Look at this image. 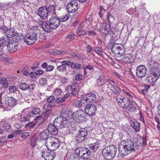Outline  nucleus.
I'll return each mask as SVG.
<instances>
[{"label": "nucleus", "instance_id": "f257e3e1", "mask_svg": "<svg viewBox=\"0 0 160 160\" xmlns=\"http://www.w3.org/2000/svg\"><path fill=\"white\" fill-rule=\"evenodd\" d=\"M71 124L68 123L65 118L58 117L54 120L53 124H49L48 127V132L51 135H56L58 133V129L63 128L66 133L70 132Z\"/></svg>", "mask_w": 160, "mask_h": 160}, {"label": "nucleus", "instance_id": "f03ea898", "mask_svg": "<svg viewBox=\"0 0 160 160\" xmlns=\"http://www.w3.org/2000/svg\"><path fill=\"white\" fill-rule=\"evenodd\" d=\"M146 141L145 138L138 137L135 138L134 141L130 139H128L122 140L121 143L125 144L126 148L131 152L141 149L146 145Z\"/></svg>", "mask_w": 160, "mask_h": 160}, {"label": "nucleus", "instance_id": "7ed1b4c3", "mask_svg": "<svg viewBox=\"0 0 160 160\" xmlns=\"http://www.w3.org/2000/svg\"><path fill=\"white\" fill-rule=\"evenodd\" d=\"M112 51L113 54L116 57L123 56V60L128 64L132 62L134 60V57L130 53L125 54L124 46L122 43H115L113 45Z\"/></svg>", "mask_w": 160, "mask_h": 160}, {"label": "nucleus", "instance_id": "20e7f679", "mask_svg": "<svg viewBox=\"0 0 160 160\" xmlns=\"http://www.w3.org/2000/svg\"><path fill=\"white\" fill-rule=\"evenodd\" d=\"M88 148L79 147L75 150V153L83 159H86L92 155Z\"/></svg>", "mask_w": 160, "mask_h": 160}, {"label": "nucleus", "instance_id": "39448f33", "mask_svg": "<svg viewBox=\"0 0 160 160\" xmlns=\"http://www.w3.org/2000/svg\"><path fill=\"white\" fill-rule=\"evenodd\" d=\"M47 142V143L45 144L46 147L48 149L53 152L57 149L60 145V142L59 139L54 137L48 138Z\"/></svg>", "mask_w": 160, "mask_h": 160}, {"label": "nucleus", "instance_id": "423d86ee", "mask_svg": "<svg viewBox=\"0 0 160 160\" xmlns=\"http://www.w3.org/2000/svg\"><path fill=\"white\" fill-rule=\"evenodd\" d=\"M160 76V70L158 68L151 69L147 75V80L150 83L156 82Z\"/></svg>", "mask_w": 160, "mask_h": 160}, {"label": "nucleus", "instance_id": "0eeeda50", "mask_svg": "<svg viewBox=\"0 0 160 160\" xmlns=\"http://www.w3.org/2000/svg\"><path fill=\"white\" fill-rule=\"evenodd\" d=\"M42 157L45 160H52L56 156V153L48 149L47 148H41Z\"/></svg>", "mask_w": 160, "mask_h": 160}, {"label": "nucleus", "instance_id": "6e6552de", "mask_svg": "<svg viewBox=\"0 0 160 160\" xmlns=\"http://www.w3.org/2000/svg\"><path fill=\"white\" fill-rule=\"evenodd\" d=\"M85 115V114L82 110L79 109L72 113V116L73 119L77 122L82 123L86 120Z\"/></svg>", "mask_w": 160, "mask_h": 160}, {"label": "nucleus", "instance_id": "1a4fd4ad", "mask_svg": "<svg viewBox=\"0 0 160 160\" xmlns=\"http://www.w3.org/2000/svg\"><path fill=\"white\" fill-rule=\"evenodd\" d=\"M19 38H14L12 40L9 41L7 45V49L10 53H13L17 51L18 48V44L17 43Z\"/></svg>", "mask_w": 160, "mask_h": 160}, {"label": "nucleus", "instance_id": "9d476101", "mask_svg": "<svg viewBox=\"0 0 160 160\" xmlns=\"http://www.w3.org/2000/svg\"><path fill=\"white\" fill-rule=\"evenodd\" d=\"M34 32L31 34L29 35L26 36L24 39V42L29 45L33 44L37 39V34L38 30L36 28H35Z\"/></svg>", "mask_w": 160, "mask_h": 160}, {"label": "nucleus", "instance_id": "9b49d317", "mask_svg": "<svg viewBox=\"0 0 160 160\" xmlns=\"http://www.w3.org/2000/svg\"><path fill=\"white\" fill-rule=\"evenodd\" d=\"M22 114L19 117L20 121L24 124H25L28 122L30 121L32 118L31 112L28 111V108H26L23 109L21 112Z\"/></svg>", "mask_w": 160, "mask_h": 160}, {"label": "nucleus", "instance_id": "f8f14e48", "mask_svg": "<svg viewBox=\"0 0 160 160\" xmlns=\"http://www.w3.org/2000/svg\"><path fill=\"white\" fill-rule=\"evenodd\" d=\"M87 130L85 128H81L79 130L78 133L75 137L76 142L79 143L82 142L87 137Z\"/></svg>", "mask_w": 160, "mask_h": 160}, {"label": "nucleus", "instance_id": "ddd939ff", "mask_svg": "<svg viewBox=\"0 0 160 160\" xmlns=\"http://www.w3.org/2000/svg\"><path fill=\"white\" fill-rule=\"evenodd\" d=\"M147 68L143 65H140L136 68V75L137 77L139 78H144L146 74Z\"/></svg>", "mask_w": 160, "mask_h": 160}, {"label": "nucleus", "instance_id": "4468645a", "mask_svg": "<svg viewBox=\"0 0 160 160\" xmlns=\"http://www.w3.org/2000/svg\"><path fill=\"white\" fill-rule=\"evenodd\" d=\"M78 3L77 0H71L67 5V10L70 13H74L78 8Z\"/></svg>", "mask_w": 160, "mask_h": 160}, {"label": "nucleus", "instance_id": "2eb2a0df", "mask_svg": "<svg viewBox=\"0 0 160 160\" xmlns=\"http://www.w3.org/2000/svg\"><path fill=\"white\" fill-rule=\"evenodd\" d=\"M38 15L42 19H46L50 16L48 13L47 8V6H43L39 8L38 9Z\"/></svg>", "mask_w": 160, "mask_h": 160}, {"label": "nucleus", "instance_id": "dca6fc26", "mask_svg": "<svg viewBox=\"0 0 160 160\" xmlns=\"http://www.w3.org/2000/svg\"><path fill=\"white\" fill-rule=\"evenodd\" d=\"M96 107L93 104H87L84 108V110L86 113L89 116L94 115L96 112Z\"/></svg>", "mask_w": 160, "mask_h": 160}, {"label": "nucleus", "instance_id": "f3484780", "mask_svg": "<svg viewBox=\"0 0 160 160\" xmlns=\"http://www.w3.org/2000/svg\"><path fill=\"white\" fill-rule=\"evenodd\" d=\"M48 21L53 29L57 28L60 25L59 18L55 15H52Z\"/></svg>", "mask_w": 160, "mask_h": 160}, {"label": "nucleus", "instance_id": "a211bd4d", "mask_svg": "<svg viewBox=\"0 0 160 160\" xmlns=\"http://www.w3.org/2000/svg\"><path fill=\"white\" fill-rule=\"evenodd\" d=\"M85 97L88 104H91V103L95 102L96 101V94L95 92H92L89 93L85 96Z\"/></svg>", "mask_w": 160, "mask_h": 160}, {"label": "nucleus", "instance_id": "6ab92c4d", "mask_svg": "<svg viewBox=\"0 0 160 160\" xmlns=\"http://www.w3.org/2000/svg\"><path fill=\"white\" fill-rule=\"evenodd\" d=\"M106 85H108V88H110L111 90L114 94H118L119 93V89L116 86L113 81H110V82H107Z\"/></svg>", "mask_w": 160, "mask_h": 160}, {"label": "nucleus", "instance_id": "aec40b11", "mask_svg": "<svg viewBox=\"0 0 160 160\" xmlns=\"http://www.w3.org/2000/svg\"><path fill=\"white\" fill-rule=\"evenodd\" d=\"M108 151V147H106L102 150V155L106 160H111L114 157L112 156V153H110Z\"/></svg>", "mask_w": 160, "mask_h": 160}, {"label": "nucleus", "instance_id": "412c9836", "mask_svg": "<svg viewBox=\"0 0 160 160\" xmlns=\"http://www.w3.org/2000/svg\"><path fill=\"white\" fill-rule=\"evenodd\" d=\"M125 144H120L119 145L118 149L119 152L122 155H127L130 152L126 148Z\"/></svg>", "mask_w": 160, "mask_h": 160}, {"label": "nucleus", "instance_id": "4be33fe9", "mask_svg": "<svg viewBox=\"0 0 160 160\" xmlns=\"http://www.w3.org/2000/svg\"><path fill=\"white\" fill-rule=\"evenodd\" d=\"M129 105L127 104H124V108H127L131 112H134L136 110V106L134 102L131 101H128Z\"/></svg>", "mask_w": 160, "mask_h": 160}, {"label": "nucleus", "instance_id": "5701e85b", "mask_svg": "<svg viewBox=\"0 0 160 160\" xmlns=\"http://www.w3.org/2000/svg\"><path fill=\"white\" fill-rule=\"evenodd\" d=\"M47 8L50 16L51 15L52 16L56 15V5L55 4L53 5L49 4L47 7Z\"/></svg>", "mask_w": 160, "mask_h": 160}, {"label": "nucleus", "instance_id": "b1692460", "mask_svg": "<svg viewBox=\"0 0 160 160\" xmlns=\"http://www.w3.org/2000/svg\"><path fill=\"white\" fill-rule=\"evenodd\" d=\"M69 87L71 90V93L72 95L76 96L78 95L79 88L76 83L72 84Z\"/></svg>", "mask_w": 160, "mask_h": 160}, {"label": "nucleus", "instance_id": "393cba45", "mask_svg": "<svg viewBox=\"0 0 160 160\" xmlns=\"http://www.w3.org/2000/svg\"><path fill=\"white\" fill-rule=\"evenodd\" d=\"M54 106V104H50L49 103H46L45 104L43 107L45 112L44 113L45 115H48L50 114L52 112V110L51 109V108Z\"/></svg>", "mask_w": 160, "mask_h": 160}, {"label": "nucleus", "instance_id": "a878e982", "mask_svg": "<svg viewBox=\"0 0 160 160\" xmlns=\"http://www.w3.org/2000/svg\"><path fill=\"white\" fill-rule=\"evenodd\" d=\"M42 28L46 32H49L51 31L52 29H53L51 25L48 22H43V23L42 24Z\"/></svg>", "mask_w": 160, "mask_h": 160}, {"label": "nucleus", "instance_id": "bb28decb", "mask_svg": "<svg viewBox=\"0 0 160 160\" xmlns=\"http://www.w3.org/2000/svg\"><path fill=\"white\" fill-rule=\"evenodd\" d=\"M99 144L98 142H96L94 143L89 144L88 146V148L90 151H91V153L92 155L94 152H95L97 150L99 147Z\"/></svg>", "mask_w": 160, "mask_h": 160}, {"label": "nucleus", "instance_id": "cd10ccee", "mask_svg": "<svg viewBox=\"0 0 160 160\" xmlns=\"http://www.w3.org/2000/svg\"><path fill=\"white\" fill-rule=\"evenodd\" d=\"M48 133L46 131H44L42 132L39 134V137L42 140H45L46 143H47V141L48 138H51L52 137H48Z\"/></svg>", "mask_w": 160, "mask_h": 160}, {"label": "nucleus", "instance_id": "c85d7f7f", "mask_svg": "<svg viewBox=\"0 0 160 160\" xmlns=\"http://www.w3.org/2000/svg\"><path fill=\"white\" fill-rule=\"evenodd\" d=\"M16 100L12 97H10L8 98L6 101L5 104L11 107H12L15 105L16 104Z\"/></svg>", "mask_w": 160, "mask_h": 160}, {"label": "nucleus", "instance_id": "c756f323", "mask_svg": "<svg viewBox=\"0 0 160 160\" xmlns=\"http://www.w3.org/2000/svg\"><path fill=\"white\" fill-rule=\"evenodd\" d=\"M130 125L136 132L139 131L140 129V124L139 122L134 121L131 123Z\"/></svg>", "mask_w": 160, "mask_h": 160}, {"label": "nucleus", "instance_id": "7c9ffc66", "mask_svg": "<svg viewBox=\"0 0 160 160\" xmlns=\"http://www.w3.org/2000/svg\"><path fill=\"white\" fill-rule=\"evenodd\" d=\"M69 112L67 107L64 105L61 109L60 111V116L59 117H61L63 118H65L66 120L68 121L67 119V117H68V113Z\"/></svg>", "mask_w": 160, "mask_h": 160}, {"label": "nucleus", "instance_id": "2f4dec72", "mask_svg": "<svg viewBox=\"0 0 160 160\" xmlns=\"http://www.w3.org/2000/svg\"><path fill=\"white\" fill-rule=\"evenodd\" d=\"M148 64L149 65V68H150V70L151 69H153L156 68H158V64L152 58L149 59L148 61Z\"/></svg>", "mask_w": 160, "mask_h": 160}, {"label": "nucleus", "instance_id": "473e14b6", "mask_svg": "<svg viewBox=\"0 0 160 160\" xmlns=\"http://www.w3.org/2000/svg\"><path fill=\"white\" fill-rule=\"evenodd\" d=\"M108 147V151L110 153H112L111 154L114 157L115 156L117 151V148L116 146L113 145H111L107 146Z\"/></svg>", "mask_w": 160, "mask_h": 160}, {"label": "nucleus", "instance_id": "72a5a7b5", "mask_svg": "<svg viewBox=\"0 0 160 160\" xmlns=\"http://www.w3.org/2000/svg\"><path fill=\"white\" fill-rule=\"evenodd\" d=\"M0 83L4 88H7L8 86V82L5 78L0 77Z\"/></svg>", "mask_w": 160, "mask_h": 160}, {"label": "nucleus", "instance_id": "f704fd0d", "mask_svg": "<svg viewBox=\"0 0 160 160\" xmlns=\"http://www.w3.org/2000/svg\"><path fill=\"white\" fill-rule=\"evenodd\" d=\"M4 63L8 65L11 63H12L13 60L10 57L7 56H4L2 59Z\"/></svg>", "mask_w": 160, "mask_h": 160}, {"label": "nucleus", "instance_id": "c9c22d12", "mask_svg": "<svg viewBox=\"0 0 160 160\" xmlns=\"http://www.w3.org/2000/svg\"><path fill=\"white\" fill-rule=\"evenodd\" d=\"M14 30V29L13 28H11L9 30H8L6 32L7 35L6 36H7V37L9 38L13 37L15 35V33Z\"/></svg>", "mask_w": 160, "mask_h": 160}, {"label": "nucleus", "instance_id": "e433bc0d", "mask_svg": "<svg viewBox=\"0 0 160 160\" xmlns=\"http://www.w3.org/2000/svg\"><path fill=\"white\" fill-rule=\"evenodd\" d=\"M9 39L7 37L6 35L3 36L0 39V42L1 45H6V43L9 42Z\"/></svg>", "mask_w": 160, "mask_h": 160}, {"label": "nucleus", "instance_id": "4c0bfd02", "mask_svg": "<svg viewBox=\"0 0 160 160\" xmlns=\"http://www.w3.org/2000/svg\"><path fill=\"white\" fill-rule=\"evenodd\" d=\"M28 112H30L31 113V117H33V115L39 114L40 112L41 111L39 108H34L32 111H28Z\"/></svg>", "mask_w": 160, "mask_h": 160}, {"label": "nucleus", "instance_id": "58836bf2", "mask_svg": "<svg viewBox=\"0 0 160 160\" xmlns=\"http://www.w3.org/2000/svg\"><path fill=\"white\" fill-rule=\"evenodd\" d=\"M85 97H82L78 102V105L79 107H81L84 106L86 104H88L86 100L85 99Z\"/></svg>", "mask_w": 160, "mask_h": 160}, {"label": "nucleus", "instance_id": "ea45409f", "mask_svg": "<svg viewBox=\"0 0 160 160\" xmlns=\"http://www.w3.org/2000/svg\"><path fill=\"white\" fill-rule=\"evenodd\" d=\"M19 87L22 91L28 90V84L25 82H22L19 84Z\"/></svg>", "mask_w": 160, "mask_h": 160}, {"label": "nucleus", "instance_id": "a19ab883", "mask_svg": "<svg viewBox=\"0 0 160 160\" xmlns=\"http://www.w3.org/2000/svg\"><path fill=\"white\" fill-rule=\"evenodd\" d=\"M47 101L50 104H54V106L55 105V98L53 96H50L47 98Z\"/></svg>", "mask_w": 160, "mask_h": 160}, {"label": "nucleus", "instance_id": "79ce46f5", "mask_svg": "<svg viewBox=\"0 0 160 160\" xmlns=\"http://www.w3.org/2000/svg\"><path fill=\"white\" fill-rule=\"evenodd\" d=\"M117 100L118 103H120L121 104L125 103L126 101V99L120 96H117Z\"/></svg>", "mask_w": 160, "mask_h": 160}, {"label": "nucleus", "instance_id": "37998d69", "mask_svg": "<svg viewBox=\"0 0 160 160\" xmlns=\"http://www.w3.org/2000/svg\"><path fill=\"white\" fill-rule=\"evenodd\" d=\"M39 83L41 86L46 85L47 83V79L45 78H41L39 79Z\"/></svg>", "mask_w": 160, "mask_h": 160}, {"label": "nucleus", "instance_id": "c03bdc74", "mask_svg": "<svg viewBox=\"0 0 160 160\" xmlns=\"http://www.w3.org/2000/svg\"><path fill=\"white\" fill-rule=\"evenodd\" d=\"M62 93V91L61 89L58 88H56L54 90L53 93L56 96H58Z\"/></svg>", "mask_w": 160, "mask_h": 160}, {"label": "nucleus", "instance_id": "a18cd8bd", "mask_svg": "<svg viewBox=\"0 0 160 160\" xmlns=\"http://www.w3.org/2000/svg\"><path fill=\"white\" fill-rule=\"evenodd\" d=\"M57 69L61 72H63L66 70V67L64 64L62 63V65L59 66L57 67Z\"/></svg>", "mask_w": 160, "mask_h": 160}, {"label": "nucleus", "instance_id": "49530a36", "mask_svg": "<svg viewBox=\"0 0 160 160\" xmlns=\"http://www.w3.org/2000/svg\"><path fill=\"white\" fill-rule=\"evenodd\" d=\"M70 17V15H67L64 16V17H62L59 18L60 22H64L67 21Z\"/></svg>", "mask_w": 160, "mask_h": 160}, {"label": "nucleus", "instance_id": "de8ad7c7", "mask_svg": "<svg viewBox=\"0 0 160 160\" xmlns=\"http://www.w3.org/2000/svg\"><path fill=\"white\" fill-rule=\"evenodd\" d=\"M34 122L32 121L29 122L26 124L25 126V127L28 128H34Z\"/></svg>", "mask_w": 160, "mask_h": 160}, {"label": "nucleus", "instance_id": "09e8293b", "mask_svg": "<svg viewBox=\"0 0 160 160\" xmlns=\"http://www.w3.org/2000/svg\"><path fill=\"white\" fill-rule=\"evenodd\" d=\"M100 9L99 15L101 18H102L106 12V10L104 9L103 7L102 6L100 7Z\"/></svg>", "mask_w": 160, "mask_h": 160}, {"label": "nucleus", "instance_id": "8fccbe9b", "mask_svg": "<svg viewBox=\"0 0 160 160\" xmlns=\"http://www.w3.org/2000/svg\"><path fill=\"white\" fill-rule=\"evenodd\" d=\"M0 109L2 111H5L7 108L4 107V104H3L2 101V93H0Z\"/></svg>", "mask_w": 160, "mask_h": 160}, {"label": "nucleus", "instance_id": "3c124183", "mask_svg": "<svg viewBox=\"0 0 160 160\" xmlns=\"http://www.w3.org/2000/svg\"><path fill=\"white\" fill-rule=\"evenodd\" d=\"M30 70V69L28 67H27L26 68H23L22 71L23 74L25 76H27L29 75V72Z\"/></svg>", "mask_w": 160, "mask_h": 160}, {"label": "nucleus", "instance_id": "603ef678", "mask_svg": "<svg viewBox=\"0 0 160 160\" xmlns=\"http://www.w3.org/2000/svg\"><path fill=\"white\" fill-rule=\"evenodd\" d=\"M35 87V85L34 83H32L29 85L28 84V89L31 92L33 91Z\"/></svg>", "mask_w": 160, "mask_h": 160}, {"label": "nucleus", "instance_id": "864d4df0", "mask_svg": "<svg viewBox=\"0 0 160 160\" xmlns=\"http://www.w3.org/2000/svg\"><path fill=\"white\" fill-rule=\"evenodd\" d=\"M75 36V35L74 34L71 33L68 35V37H67V40H69V41H72L74 39Z\"/></svg>", "mask_w": 160, "mask_h": 160}, {"label": "nucleus", "instance_id": "5fc2aeb1", "mask_svg": "<svg viewBox=\"0 0 160 160\" xmlns=\"http://www.w3.org/2000/svg\"><path fill=\"white\" fill-rule=\"evenodd\" d=\"M106 17L109 21L114 20V16L111 14L109 13H107V14L106 16Z\"/></svg>", "mask_w": 160, "mask_h": 160}, {"label": "nucleus", "instance_id": "6e6d98bb", "mask_svg": "<svg viewBox=\"0 0 160 160\" xmlns=\"http://www.w3.org/2000/svg\"><path fill=\"white\" fill-rule=\"evenodd\" d=\"M71 55L74 58H77L80 59H82L83 58L82 55L78 54H75L74 53L71 54Z\"/></svg>", "mask_w": 160, "mask_h": 160}, {"label": "nucleus", "instance_id": "4d7b16f0", "mask_svg": "<svg viewBox=\"0 0 160 160\" xmlns=\"http://www.w3.org/2000/svg\"><path fill=\"white\" fill-rule=\"evenodd\" d=\"M10 92L12 93L15 92L17 91V88L15 86H10L9 88Z\"/></svg>", "mask_w": 160, "mask_h": 160}, {"label": "nucleus", "instance_id": "13d9d810", "mask_svg": "<svg viewBox=\"0 0 160 160\" xmlns=\"http://www.w3.org/2000/svg\"><path fill=\"white\" fill-rule=\"evenodd\" d=\"M4 7L5 6L7 8L9 9L11 7H12L13 6L14 4L12 2H8L6 3H4Z\"/></svg>", "mask_w": 160, "mask_h": 160}, {"label": "nucleus", "instance_id": "bf43d9fd", "mask_svg": "<svg viewBox=\"0 0 160 160\" xmlns=\"http://www.w3.org/2000/svg\"><path fill=\"white\" fill-rule=\"evenodd\" d=\"M60 80L62 83L65 84L68 82V78L65 77H62L61 78Z\"/></svg>", "mask_w": 160, "mask_h": 160}, {"label": "nucleus", "instance_id": "052dcab7", "mask_svg": "<svg viewBox=\"0 0 160 160\" xmlns=\"http://www.w3.org/2000/svg\"><path fill=\"white\" fill-rule=\"evenodd\" d=\"M42 122L41 121L39 122H34V128H38L39 126L42 123Z\"/></svg>", "mask_w": 160, "mask_h": 160}, {"label": "nucleus", "instance_id": "680f3d73", "mask_svg": "<svg viewBox=\"0 0 160 160\" xmlns=\"http://www.w3.org/2000/svg\"><path fill=\"white\" fill-rule=\"evenodd\" d=\"M29 134L30 132H24L22 134L21 137L25 139L29 135Z\"/></svg>", "mask_w": 160, "mask_h": 160}, {"label": "nucleus", "instance_id": "e2e57ef3", "mask_svg": "<svg viewBox=\"0 0 160 160\" xmlns=\"http://www.w3.org/2000/svg\"><path fill=\"white\" fill-rule=\"evenodd\" d=\"M54 67L51 65L48 66L46 69L47 71L50 72L52 71L54 69Z\"/></svg>", "mask_w": 160, "mask_h": 160}, {"label": "nucleus", "instance_id": "0e129e2a", "mask_svg": "<svg viewBox=\"0 0 160 160\" xmlns=\"http://www.w3.org/2000/svg\"><path fill=\"white\" fill-rule=\"evenodd\" d=\"M101 49L99 47H97L95 48V51L98 54L102 55V53Z\"/></svg>", "mask_w": 160, "mask_h": 160}, {"label": "nucleus", "instance_id": "69168bd1", "mask_svg": "<svg viewBox=\"0 0 160 160\" xmlns=\"http://www.w3.org/2000/svg\"><path fill=\"white\" fill-rule=\"evenodd\" d=\"M61 63L63 64H64L65 65H66L69 66L71 64V62L69 61L64 60L61 62Z\"/></svg>", "mask_w": 160, "mask_h": 160}, {"label": "nucleus", "instance_id": "338daca9", "mask_svg": "<svg viewBox=\"0 0 160 160\" xmlns=\"http://www.w3.org/2000/svg\"><path fill=\"white\" fill-rule=\"evenodd\" d=\"M7 30V28L5 26H0V31H2L3 32H5Z\"/></svg>", "mask_w": 160, "mask_h": 160}, {"label": "nucleus", "instance_id": "774afa93", "mask_svg": "<svg viewBox=\"0 0 160 160\" xmlns=\"http://www.w3.org/2000/svg\"><path fill=\"white\" fill-rule=\"evenodd\" d=\"M75 79L78 81L82 80V75L81 74H78L75 77Z\"/></svg>", "mask_w": 160, "mask_h": 160}]
</instances>
